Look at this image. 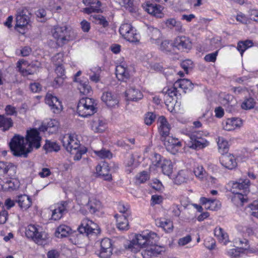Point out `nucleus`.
Masks as SVG:
<instances>
[{
  "instance_id": "22",
  "label": "nucleus",
  "mask_w": 258,
  "mask_h": 258,
  "mask_svg": "<svg viewBox=\"0 0 258 258\" xmlns=\"http://www.w3.org/2000/svg\"><path fill=\"white\" fill-rule=\"evenodd\" d=\"M17 167L14 164L5 161H0V175L7 174L11 179L16 176Z\"/></svg>"
},
{
  "instance_id": "4",
  "label": "nucleus",
  "mask_w": 258,
  "mask_h": 258,
  "mask_svg": "<svg viewBox=\"0 0 258 258\" xmlns=\"http://www.w3.org/2000/svg\"><path fill=\"white\" fill-rule=\"evenodd\" d=\"M10 149L15 156L26 157L30 153L27 149V144L23 136L15 135L9 143Z\"/></svg>"
},
{
  "instance_id": "13",
  "label": "nucleus",
  "mask_w": 258,
  "mask_h": 258,
  "mask_svg": "<svg viewBox=\"0 0 258 258\" xmlns=\"http://www.w3.org/2000/svg\"><path fill=\"white\" fill-rule=\"evenodd\" d=\"M79 231L87 236L92 234L97 235L100 232L98 225L87 218L84 219L78 228Z\"/></svg>"
},
{
  "instance_id": "29",
  "label": "nucleus",
  "mask_w": 258,
  "mask_h": 258,
  "mask_svg": "<svg viewBox=\"0 0 258 258\" xmlns=\"http://www.w3.org/2000/svg\"><path fill=\"white\" fill-rule=\"evenodd\" d=\"M173 46L180 50L189 49L191 47V43L188 38L185 36H178L174 39Z\"/></svg>"
},
{
  "instance_id": "52",
  "label": "nucleus",
  "mask_w": 258,
  "mask_h": 258,
  "mask_svg": "<svg viewBox=\"0 0 258 258\" xmlns=\"http://www.w3.org/2000/svg\"><path fill=\"white\" fill-rule=\"evenodd\" d=\"M91 20L94 23L105 27L108 25V22L105 18L100 15L95 14L91 16Z\"/></svg>"
},
{
  "instance_id": "24",
  "label": "nucleus",
  "mask_w": 258,
  "mask_h": 258,
  "mask_svg": "<svg viewBox=\"0 0 258 258\" xmlns=\"http://www.w3.org/2000/svg\"><path fill=\"white\" fill-rule=\"evenodd\" d=\"M111 240L105 238L101 241V248L98 255L101 258H109L112 254Z\"/></svg>"
},
{
  "instance_id": "15",
  "label": "nucleus",
  "mask_w": 258,
  "mask_h": 258,
  "mask_svg": "<svg viewBox=\"0 0 258 258\" xmlns=\"http://www.w3.org/2000/svg\"><path fill=\"white\" fill-rule=\"evenodd\" d=\"M67 203L61 202L55 204L50 207L51 212V219L56 221L60 219L67 212Z\"/></svg>"
},
{
  "instance_id": "42",
  "label": "nucleus",
  "mask_w": 258,
  "mask_h": 258,
  "mask_svg": "<svg viewBox=\"0 0 258 258\" xmlns=\"http://www.w3.org/2000/svg\"><path fill=\"white\" fill-rule=\"evenodd\" d=\"M13 125V121L11 118L6 117L4 115H0V128L3 131L9 130Z\"/></svg>"
},
{
  "instance_id": "54",
  "label": "nucleus",
  "mask_w": 258,
  "mask_h": 258,
  "mask_svg": "<svg viewBox=\"0 0 258 258\" xmlns=\"http://www.w3.org/2000/svg\"><path fill=\"white\" fill-rule=\"evenodd\" d=\"M124 38L128 41L132 42H135L139 41V36L136 33V30L134 28L129 31V33H127V35L124 36Z\"/></svg>"
},
{
  "instance_id": "1",
  "label": "nucleus",
  "mask_w": 258,
  "mask_h": 258,
  "mask_svg": "<svg viewBox=\"0 0 258 258\" xmlns=\"http://www.w3.org/2000/svg\"><path fill=\"white\" fill-rule=\"evenodd\" d=\"M157 235L148 230L137 234L130 241L126 247L136 253L142 249L141 254L143 258L157 256L163 250V247L155 244Z\"/></svg>"
},
{
  "instance_id": "58",
  "label": "nucleus",
  "mask_w": 258,
  "mask_h": 258,
  "mask_svg": "<svg viewBox=\"0 0 258 258\" xmlns=\"http://www.w3.org/2000/svg\"><path fill=\"white\" fill-rule=\"evenodd\" d=\"M255 102L252 98L245 99L241 104V107L244 109H250L254 107Z\"/></svg>"
},
{
  "instance_id": "62",
  "label": "nucleus",
  "mask_w": 258,
  "mask_h": 258,
  "mask_svg": "<svg viewBox=\"0 0 258 258\" xmlns=\"http://www.w3.org/2000/svg\"><path fill=\"white\" fill-rule=\"evenodd\" d=\"M149 178V176L147 172L143 171L136 176V181L139 183L145 182Z\"/></svg>"
},
{
  "instance_id": "32",
  "label": "nucleus",
  "mask_w": 258,
  "mask_h": 258,
  "mask_svg": "<svg viewBox=\"0 0 258 258\" xmlns=\"http://www.w3.org/2000/svg\"><path fill=\"white\" fill-rule=\"evenodd\" d=\"M59 126V121L55 119H49L46 124L43 125L40 129L43 131H48L49 133L53 134L56 133Z\"/></svg>"
},
{
  "instance_id": "48",
  "label": "nucleus",
  "mask_w": 258,
  "mask_h": 258,
  "mask_svg": "<svg viewBox=\"0 0 258 258\" xmlns=\"http://www.w3.org/2000/svg\"><path fill=\"white\" fill-rule=\"evenodd\" d=\"M253 42L251 40H247L245 41H239L237 44V49L240 52L241 56H242L244 52L252 47Z\"/></svg>"
},
{
  "instance_id": "47",
  "label": "nucleus",
  "mask_w": 258,
  "mask_h": 258,
  "mask_svg": "<svg viewBox=\"0 0 258 258\" xmlns=\"http://www.w3.org/2000/svg\"><path fill=\"white\" fill-rule=\"evenodd\" d=\"M101 70L98 67L91 68L87 74L91 81L97 83L100 81Z\"/></svg>"
},
{
  "instance_id": "21",
  "label": "nucleus",
  "mask_w": 258,
  "mask_h": 258,
  "mask_svg": "<svg viewBox=\"0 0 258 258\" xmlns=\"http://www.w3.org/2000/svg\"><path fill=\"white\" fill-rule=\"evenodd\" d=\"M45 100L53 113L58 114L62 111L63 108L61 102L56 96L51 93H47Z\"/></svg>"
},
{
  "instance_id": "10",
  "label": "nucleus",
  "mask_w": 258,
  "mask_h": 258,
  "mask_svg": "<svg viewBox=\"0 0 258 258\" xmlns=\"http://www.w3.org/2000/svg\"><path fill=\"white\" fill-rule=\"evenodd\" d=\"M71 31L66 26H56L52 30V36L59 45L63 44L73 39Z\"/></svg>"
},
{
  "instance_id": "30",
  "label": "nucleus",
  "mask_w": 258,
  "mask_h": 258,
  "mask_svg": "<svg viewBox=\"0 0 258 258\" xmlns=\"http://www.w3.org/2000/svg\"><path fill=\"white\" fill-rule=\"evenodd\" d=\"M200 202L205 209L212 211L217 210L221 207V203L216 199L202 197L200 199Z\"/></svg>"
},
{
  "instance_id": "31",
  "label": "nucleus",
  "mask_w": 258,
  "mask_h": 258,
  "mask_svg": "<svg viewBox=\"0 0 258 258\" xmlns=\"http://www.w3.org/2000/svg\"><path fill=\"white\" fill-rule=\"evenodd\" d=\"M220 162L223 166L230 170L235 168L237 166L235 157L231 154L223 155Z\"/></svg>"
},
{
  "instance_id": "11",
  "label": "nucleus",
  "mask_w": 258,
  "mask_h": 258,
  "mask_svg": "<svg viewBox=\"0 0 258 258\" xmlns=\"http://www.w3.org/2000/svg\"><path fill=\"white\" fill-rule=\"evenodd\" d=\"M26 141L27 144V149L30 150V152L33 148H39L41 146V137L38 130L36 128L28 130Z\"/></svg>"
},
{
  "instance_id": "61",
  "label": "nucleus",
  "mask_w": 258,
  "mask_h": 258,
  "mask_svg": "<svg viewBox=\"0 0 258 258\" xmlns=\"http://www.w3.org/2000/svg\"><path fill=\"white\" fill-rule=\"evenodd\" d=\"M160 49L163 51H169L171 47L173 46V43H170L167 40L160 41Z\"/></svg>"
},
{
  "instance_id": "20",
  "label": "nucleus",
  "mask_w": 258,
  "mask_h": 258,
  "mask_svg": "<svg viewBox=\"0 0 258 258\" xmlns=\"http://www.w3.org/2000/svg\"><path fill=\"white\" fill-rule=\"evenodd\" d=\"M101 100L108 108H115L118 106L119 97L118 95L111 91L103 93Z\"/></svg>"
},
{
  "instance_id": "51",
  "label": "nucleus",
  "mask_w": 258,
  "mask_h": 258,
  "mask_svg": "<svg viewBox=\"0 0 258 258\" xmlns=\"http://www.w3.org/2000/svg\"><path fill=\"white\" fill-rule=\"evenodd\" d=\"M46 152H57L60 149V146L55 142L46 140L43 147Z\"/></svg>"
},
{
  "instance_id": "43",
  "label": "nucleus",
  "mask_w": 258,
  "mask_h": 258,
  "mask_svg": "<svg viewBox=\"0 0 258 258\" xmlns=\"http://www.w3.org/2000/svg\"><path fill=\"white\" fill-rule=\"evenodd\" d=\"M71 232L70 227L66 225H61L56 229L55 235L58 238H62L68 236Z\"/></svg>"
},
{
  "instance_id": "16",
  "label": "nucleus",
  "mask_w": 258,
  "mask_h": 258,
  "mask_svg": "<svg viewBox=\"0 0 258 258\" xmlns=\"http://www.w3.org/2000/svg\"><path fill=\"white\" fill-rule=\"evenodd\" d=\"M239 244L241 245L244 244V246L238 247H236L227 251L228 255L231 257H237L239 256L241 253H255V252L250 251L249 249H254V248L250 247L248 243L247 240L244 239L239 240Z\"/></svg>"
},
{
  "instance_id": "56",
  "label": "nucleus",
  "mask_w": 258,
  "mask_h": 258,
  "mask_svg": "<svg viewBox=\"0 0 258 258\" xmlns=\"http://www.w3.org/2000/svg\"><path fill=\"white\" fill-rule=\"evenodd\" d=\"M134 27L128 23H123L119 28V33L124 37Z\"/></svg>"
},
{
  "instance_id": "12",
  "label": "nucleus",
  "mask_w": 258,
  "mask_h": 258,
  "mask_svg": "<svg viewBox=\"0 0 258 258\" xmlns=\"http://www.w3.org/2000/svg\"><path fill=\"white\" fill-rule=\"evenodd\" d=\"M16 19L15 29L20 33L24 34L25 29L27 28L28 26L30 24L29 16L26 14L24 10H19L17 12Z\"/></svg>"
},
{
  "instance_id": "9",
  "label": "nucleus",
  "mask_w": 258,
  "mask_h": 258,
  "mask_svg": "<svg viewBox=\"0 0 258 258\" xmlns=\"http://www.w3.org/2000/svg\"><path fill=\"white\" fill-rule=\"evenodd\" d=\"M179 91L174 84L173 86L170 87H165L162 92L164 94L165 103L169 111L172 112L176 111L177 107L176 104L177 103V99Z\"/></svg>"
},
{
  "instance_id": "36",
  "label": "nucleus",
  "mask_w": 258,
  "mask_h": 258,
  "mask_svg": "<svg viewBox=\"0 0 258 258\" xmlns=\"http://www.w3.org/2000/svg\"><path fill=\"white\" fill-rule=\"evenodd\" d=\"M96 170L98 175L102 177L105 180H110L111 179V175L109 174V170L106 163L97 165Z\"/></svg>"
},
{
  "instance_id": "57",
  "label": "nucleus",
  "mask_w": 258,
  "mask_h": 258,
  "mask_svg": "<svg viewBox=\"0 0 258 258\" xmlns=\"http://www.w3.org/2000/svg\"><path fill=\"white\" fill-rule=\"evenodd\" d=\"M181 67L184 70L186 74L192 69L194 68V63L190 59H185L181 62Z\"/></svg>"
},
{
  "instance_id": "18",
  "label": "nucleus",
  "mask_w": 258,
  "mask_h": 258,
  "mask_svg": "<svg viewBox=\"0 0 258 258\" xmlns=\"http://www.w3.org/2000/svg\"><path fill=\"white\" fill-rule=\"evenodd\" d=\"M25 234L28 238L32 239L37 243H41L46 237L45 233L39 232L37 227L32 224L26 227Z\"/></svg>"
},
{
  "instance_id": "49",
  "label": "nucleus",
  "mask_w": 258,
  "mask_h": 258,
  "mask_svg": "<svg viewBox=\"0 0 258 258\" xmlns=\"http://www.w3.org/2000/svg\"><path fill=\"white\" fill-rule=\"evenodd\" d=\"M216 140L219 151L222 154L227 152L229 148L227 141L222 137H219Z\"/></svg>"
},
{
  "instance_id": "53",
  "label": "nucleus",
  "mask_w": 258,
  "mask_h": 258,
  "mask_svg": "<svg viewBox=\"0 0 258 258\" xmlns=\"http://www.w3.org/2000/svg\"><path fill=\"white\" fill-rule=\"evenodd\" d=\"M119 3L131 12H135L136 10L134 0H119Z\"/></svg>"
},
{
  "instance_id": "17",
  "label": "nucleus",
  "mask_w": 258,
  "mask_h": 258,
  "mask_svg": "<svg viewBox=\"0 0 258 258\" xmlns=\"http://www.w3.org/2000/svg\"><path fill=\"white\" fill-rule=\"evenodd\" d=\"M133 69L125 62H121L116 67V76L118 80L126 81L133 75Z\"/></svg>"
},
{
  "instance_id": "5",
  "label": "nucleus",
  "mask_w": 258,
  "mask_h": 258,
  "mask_svg": "<svg viewBox=\"0 0 258 258\" xmlns=\"http://www.w3.org/2000/svg\"><path fill=\"white\" fill-rule=\"evenodd\" d=\"M249 180L247 179H240L233 184V193L234 196L233 198L234 202H240L243 204L246 202V195L249 192Z\"/></svg>"
},
{
  "instance_id": "33",
  "label": "nucleus",
  "mask_w": 258,
  "mask_h": 258,
  "mask_svg": "<svg viewBox=\"0 0 258 258\" xmlns=\"http://www.w3.org/2000/svg\"><path fill=\"white\" fill-rule=\"evenodd\" d=\"M158 123L159 131L162 136H164L165 138L169 136L170 127L166 119L163 116H160L158 119Z\"/></svg>"
},
{
  "instance_id": "27",
  "label": "nucleus",
  "mask_w": 258,
  "mask_h": 258,
  "mask_svg": "<svg viewBox=\"0 0 258 258\" xmlns=\"http://www.w3.org/2000/svg\"><path fill=\"white\" fill-rule=\"evenodd\" d=\"M143 9L148 14L157 18L163 17L162 7L158 5L147 3L143 5Z\"/></svg>"
},
{
  "instance_id": "60",
  "label": "nucleus",
  "mask_w": 258,
  "mask_h": 258,
  "mask_svg": "<svg viewBox=\"0 0 258 258\" xmlns=\"http://www.w3.org/2000/svg\"><path fill=\"white\" fill-rule=\"evenodd\" d=\"M95 153L96 155L101 158H110L112 157L111 152L105 149H102L100 151H95Z\"/></svg>"
},
{
  "instance_id": "63",
  "label": "nucleus",
  "mask_w": 258,
  "mask_h": 258,
  "mask_svg": "<svg viewBox=\"0 0 258 258\" xmlns=\"http://www.w3.org/2000/svg\"><path fill=\"white\" fill-rule=\"evenodd\" d=\"M250 209V214L253 217L258 218V201H254L249 206Z\"/></svg>"
},
{
  "instance_id": "50",
  "label": "nucleus",
  "mask_w": 258,
  "mask_h": 258,
  "mask_svg": "<svg viewBox=\"0 0 258 258\" xmlns=\"http://www.w3.org/2000/svg\"><path fill=\"white\" fill-rule=\"evenodd\" d=\"M193 172L196 177L201 181H204L207 175L206 171L203 167L200 165L195 166L194 168Z\"/></svg>"
},
{
  "instance_id": "64",
  "label": "nucleus",
  "mask_w": 258,
  "mask_h": 258,
  "mask_svg": "<svg viewBox=\"0 0 258 258\" xmlns=\"http://www.w3.org/2000/svg\"><path fill=\"white\" fill-rule=\"evenodd\" d=\"M156 115L153 112H148L145 114L144 118L145 123L147 125H151L155 120Z\"/></svg>"
},
{
  "instance_id": "2",
  "label": "nucleus",
  "mask_w": 258,
  "mask_h": 258,
  "mask_svg": "<svg viewBox=\"0 0 258 258\" xmlns=\"http://www.w3.org/2000/svg\"><path fill=\"white\" fill-rule=\"evenodd\" d=\"M61 142L67 151L72 154H75V160H79L82 155L87 152V149L81 147L80 141L76 134H68L63 136Z\"/></svg>"
},
{
  "instance_id": "8",
  "label": "nucleus",
  "mask_w": 258,
  "mask_h": 258,
  "mask_svg": "<svg viewBox=\"0 0 258 258\" xmlns=\"http://www.w3.org/2000/svg\"><path fill=\"white\" fill-rule=\"evenodd\" d=\"M207 131H198L192 132L189 136L190 142L188 146L192 149L200 150L208 147L210 143L202 136H207Z\"/></svg>"
},
{
  "instance_id": "25",
  "label": "nucleus",
  "mask_w": 258,
  "mask_h": 258,
  "mask_svg": "<svg viewBox=\"0 0 258 258\" xmlns=\"http://www.w3.org/2000/svg\"><path fill=\"white\" fill-rule=\"evenodd\" d=\"M17 68L23 76L34 74L36 71V68L33 64H29L23 59H20L17 63Z\"/></svg>"
},
{
  "instance_id": "3",
  "label": "nucleus",
  "mask_w": 258,
  "mask_h": 258,
  "mask_svg": "<svg viewBox=\"0 0 258 258\" xmlns=\"http://www.w3.org/2000/svg\"><path fill=\"white\" fill-rule=\"evenodd\" d=\"M78 204L82 206L80 211L85 215L87 211L84 210L83 208H87L89 212L92 214H95L100 215L102 213L103 207L101 202L94 198H89L88 195L84 194L81 197L77 198Z\"/></svg>"
},
{
  "instance_id": "59",
  "label": "nucleus",
  "mask_w": 258,
  "mask_h": 258,
  "mask_svg": "<svg viewBox=\"0 0 258 258\" xmlns=\"http://www.w3.org/2000/svg\"><path fill=\"white\" fill-rule=\"evenodd\" d=\"M117 209L120 213L119 215H126L129 216L130 214V211L128 210V206H125L124 204L119 203L117 205Z\"/></svg>"
},
{
  "instance_id": "14",
  "label": "nucleus",
  "mask_w": 258,
  "mask_h": 258,
  "mask_svg": "<svg viewBox=\"0 0 258 258\" xmlns=\"http://www.w3.org/2000/svg\"><path fill=\"white\" fill-rule=\"evenodd\" d=\"M164 144L167 151L172 154L177 153L182 146V142L173 136L165 137Z\"/></svg>"
},
{
  "instance_id": "46",
  "label": "nucleus",
  "mask_w": 258,
  "mask_h": 258,
  "mask_svg": "<svg viewBox=\"0 0 258 258\" xmlns=\"http://www.w3.org/2000/svg\"><path fill=\"white\" fill-rule=\"evenodd\" d=\"M188 172L186 170H181L177 173L174 178V182L175 184H180L186 182L188 179Z\"/></svg>"
},
{
  "instance_id": "35",
  "label": "nucleus",
  "mask_w": 258,
  "mask_h": 258,
  "mask_svg": "<svg viewBox=\"0 0 258 258\" xmlns=\"http://www.w3.org/2000/svg\"><path fill=\"white\" fill-rule=\"evenodd\" d=\"M175 86L182 90L184 93L190 91L193 88V84L189 80L182 79L178 80L174 83Z\"/></svg>"
},
{
  "instance_id": "19",
  "label": "nucleus",
  "mask_w": 258,
  "mask_h": 258,
  "mask_svg": "<svg viewBox=\"0 0 258 258\" xmlns=\"http://www.w3.org/2000/svg\"><path fill=\"white\" fill-rule=\"evenodd\" d=\"M90 127L94 133H103L108 129V121L101 117L96 118L90 122Z\"/></svg>"
},
{
  "instance_id": "40",
  "label": "nucleus",
  "mask_w": 258,
  "mask_h": 258,
  "mask_svg": "<svg viewBox=\"0 0 258 258\" xmlns=\"http://www.w3.org/2000/svg\"><path fill=\"white\" fill-rule=\"evenodd\" d=\"M215 235L219 241L224 244H226L229 242V238L227 233L221 227H217L214 231Z\"/></svg>"
},
{
  "instance_id": "7",
  "label": "nucleus",
  "mask_w": 258,
  "mask_h": 258,
  "mask_svg": "<svg viewBox=\"0 0 258 258\" xmlns=\"http://www.w3.org/2000/svg\"><path fill=\"white\" fill-rule=\"evenodd\" d=\"M96 112L95 100L90 98H82L77 106V113L79 116L86 117Z\"/></svg>"
},
{
  "instance_id": "23",
  "label": "nucleus",
  "mask_w": 258,
  "mask_h": 258,
  "mask_svg": "<svg viewBox=\"0 0 258 258\" xmlns=\"http://www.w3.org/2000/svg\"><path fill=\"white\" fill-rule=\"evenodd\" d=\"M142 160L143 157L138 152L129 154L124 161L125 166L127 168L126 170L131 172L132 170L137 167Z\"/></svg>"
},
{
  "instance_id": "34",
  "label": "nucleus",
  "mask_w": 258,
  "mask_h": 258,
  "mask_svg": "<svg viewBox=\"0 0 258 258\" xmlns=\"http://www.w3.org/2000/svg\"><path fill=\"white\" fill-rule=\"evenodd\" d=\"M155 223L157 226L161 227L166 232L170 233L173 230V222L169 219L160 218L156 219Z\"/></svg>"
},
{
  "instance_id": "26",
  "label": "nucleus",
  "mask_w": 258,
  "mask_h": 258,
  "mask_svg": "<svg viewBox=\"0 0 258 258\" xmlns=\"http://www.w3.org/2000/svg\"><path fill=\"white\" fill-rule=\"evenodd\" d=\"M242 125V120L238 117L228 118L222 122L223 129L227 131H232L239 128Z\"/></svg>"
},
{
  "instance_id": "39",
  "label": "nucleus",
  "mask_w": 258,
  "mask_h": 258,
  "mask_svg": "<svg viewBox=\"0 0 258 258\" xmlns=\"http://www.w3.org/2000/svg\"><path fill=\"white\" fill-rule=\"evenodd\" d=\"M17 202L23 210H26L28 209L31 205L32 202L30 197L26 195H21L18 197Z\"/></svg>"
},
{
  "instance_id": "37",
  "label": "nucleus",
  "mask_w": 258,
  "mask_h": 258,
  "mask_svg": "<svg viewBox=\"0 0 258 258\" xmlns=\"http://www.w3.org/2000/svg\"><path fill=\"white\" fill-rule=\"evenodd\" d=\"M129 216L116 214L114 217L116 220L117 228L120 230H127L128 229V222L127 217Z\"/></svg>"
},
{
  "instance_id": "44",
  "label": "nucleus",
  "mask_w": 258,
  "mask_h": 258,
  "mask_svg": "<svg viewBox=\"0 0 258 258\" xmlns=\"http://www.w3.org/2000/svg\"><path fill=\"white\" fill-rule=\"evenodd\" d=\"M64 0H52L50 2L51 10L54 13H62L64 12Z\"/></svg>"
},
{
  "instance_id": "55",
  "label": "nucleus",
  "mask_w": 258,
  "mask_h": 258,
  "mask_svg": "<svg viewBox=\"0 0 258 258\" xmlns=\"http://www.w3.org/2000/svg\"><path fill=\"white\" fill-rule=\"evenodd\" d=\"M3 185L4 188L2 189L4 190L6 189L14 190L19 187L18 182L16 181L15 183L14 179H7L5 182L3 180Z\"/></svg>"
},
{
  "instance_id": "6",
  "label": "nucleus",
  "mask_w": 258,
  "mask_h": 258,
  "mask_svg": "<svg viewBox=\"0 0 258 258\" xmlns=\"http://www.w3.org/2000/svg\"><path fill=\"white\" fill-rule=\"evenodd\" d=\"M159 167L163 174L171 177L173 171V164L170 160L162 158L160 155L155 153L152 158L151 170L154 168Z\"/></svg>"
},
{
  "instance_id": "41",
  "label": "nucleus",
  "mask_w": 258,
  "mask_h": 258,
  "mask_svg": "<svg viewBox=\"0 0 258 258\" xmlns=\"http://www.w3.org/2000/svg\"><path fill=\"white\" fill-rule=\"evenodd\" d=\"M147 27L149 35H151V39L152 41V42L158 44L160 41L159 39L161 36L160 31L157 28H154L152 26L147 25Z\"/></svg>"
},
{
  "instance_id": "45",
  "label": "nucleus",
  "mask_w": 258,
  "mask_h": 258,
  "mask_svg": "<svg viewBox=\"0 0 258 258\" xmlns=\"http://www.w3.org/2000/svg\"><path fill=\"white\" fill-rule=\"evenodd\" d=\"M77 185L78 187V190L80 192H82V194L78 196L77 198L79 197H81V196L84 194L87 195L88 191H89L90 189L89 182L83 178H81L79 179V181L77 183Z\"/></svg>"
},
{
  "instance_id": "28",
  "label": "nucleus",
  "mask_w": 258,
  "mask_h": 258,
  "mask_svg": "<svg viewBox=\"0 0 258 258\" xmlns=\"http://www.w3.org/2000/svg\"><path fill=\"white\" fill-rule=\"evenodd\" d=\"M125 96L127 100L138 101L143 97L142 92L135 86H130L126 90Z\"/></svg>"
},
{
  "instance_id": "38",
  "label": "nucleus",
  "mask_w": 258,
  "mask_h": 258,
  "mask_svg": "<svg viewBox=\"0 0 258 258\" xmlns=\"http://www.w3.org/2000/svg\"><path fill=\"white\" fill-rule=\"evenodd\" d=\"M78 89L81 94L85 95L90 94L92 91V88L89 85V81L87 79L81 80L79 81Z\"/></svg>"
}]
</instances>
